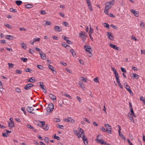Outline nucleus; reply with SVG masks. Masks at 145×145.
<instances>
[{
    "label": "nucleus",
    "instance_id": "obj_7",
    "mask_svg": "<svg viewBox=\"0 0 145 145\" xmlns=\"http://www.w3.org/2000/svg\"><path fill=\"white\" fill-rule=\"evenodd\" d=\"M86 34V33L84 31H81L79 33V35L81 38L83 39L84 37H87Z\"/></svg>",
    "mask_w": 145,
    "mask_h": 145
},
{
    "label": "nucleus",
    "instance_id": "obj_49",
    "mask_svg": "<svg viewBox=\"0 0 145 145\" xmlns=\"http://www.w3.org/2000/svg\"><path fill=\"white\" fill-rule=\"evenodd\" d=\"M21 110L24 112V113L26 115V112L25 111V108L24 107L22 108H21Z\"/></svg>",
    "mask_w": 145,
    "mask_h": 145
},
{
    "label": "nucleus",
    "instance_id": "obj_39",
    "mask_svg": "<svg viewBox=\"0 0 145 145\" xmlns=\"http://www.w3.org/2000/svg\"><path fill=\"white\" fill-rule=\"evenodd\" d=\"M76 98L77 100H78L79 101L80 103H81L82 102V99L80 98L78 96H76Z\"/></svg>",
    "mask_w": 145,
    "mask_h": 145
},
{
    "label": "nucleus",
    "instance_id": "obj_57",
    "mask_svg": "<svg viewBox=\"0 0 145 145\" xmlns=\"http://www.w3.org/2000/svg\"><path fill=\"white\" fill-rule=\"evenodd\" d=\"M16 72L18 74H21L22 73V71L21 70H16Z\"/></svg>",
    "mask_w": 145,
    "mask_h": 145
},
{
    "label": "nucleus",
    "instance_id": "obj_31",
    "mask_svg": "<svg viewBox=\"0 0 145 145\" xmlns=\"http://www.w3.org/2000/svg\"><path fill=\"white\" fill-rule=\"evenodd\" d=\"M129 117L130 120L133 123H135V121L133 118V116H131L130 115H129Z\"/></svg>",
    "mask_w": 145,
    "mask_h": 145
},
{
    "label": "nucleus",
    "instance_id": "obj_60",
    "mask_svg": "<svg viewBox=\"0 0 145 145\" xmlns=\"http://www.w3.org/2000/svg\"><path fill=\"white\" fill-rule=\"evenodd\" d=\"M79 61L81 64H84V62L81 59H79Z\"/></svg>",
    "mask_w": 145,
    "mask_h": 145
},
{
    "label": "nucleus",
    "instance_id": "obj_54",
    "mask_svg": "<svg viewBox=\"0 0 145 145\" xmlns=\"http://www.w3.org/2000/svg\"><path fill=\"white\" fill-rule=\"evenodd\" d=\"M54 139H57L58 140L60 139V137L59 136H56V135L54 136Z\"/></svg>",
    "mask_w": 145,
    "mask_h": 145
},
{
    "label": "nucleus",
    "instance_id": "obj_51",
    "mask_svg": "<svg viewBox=\"0 0 145 145\" xmlns=\"http://www.w3.org/2000/svg\"><path fill=\"white\" fill-rule=\"evenodd\" d=\"M0 42L3 44H5L6 42V40H0Z\"/></svg>",
    "mask_w": 145,
    "mask_h": 145
},
{
    "label": "nucleus",
    "instance_id": "obj_37",
    "mask_svg": "<svg viewBox=\"0 0 145 145\" xmlns=\"http://www.w3.org/2000/svg\"><path fill=\"white\" fill-rule=\"evenodd\" d=\"M140 101H142L144 104L145 103V98L143 97H140Z\"/></svg>",
    "mask_w": 145,
    "mask_h": 145
},
{
    "label": "nucleus",
    "instance_id": "obj_10",
    "mask_svg": "<svg viewBox=\"0 0 145 145\" xmlns=\"http://www.w3.org/2000/svg\"><path fill=\"white\" fill-rule=\"evenodd\" d=\"M39 54L42 59L43 60L46 59V55L44 53L42 52H40Z\"/></svg>",
    "mask_w": 145,
    "mask_h": 145
},
{
    "label": "nucleus",
    "instance_id": "obj_59",
    "mask_svg": "<svg viewBox=\"0 0 145 145\" xmlns=\"http://www.w3.org/2000/svg\"><path fill=\"white\" fill-rule=\"evenodd\" d=\"M33 7V5L32 4H28V8H31Z\"/></svg>",
    "mask_w": 145,
    "mask_h": 145
},
{
    "label": "nucleus",
    "instance_id": "obj_61",
    "mask_svg": "<svg viewBox=\"0 0 145 145\" xmlns=\"http://www.w3.org/2000/svg\"><path fill=\"white\" fill-rule=\"evenodd\" d=\"M59 14L62 17H65V15L62 12H59Z\"/></svg>",
    "mask_w": 145,
    "mask_h": 145
},
{
    "label": "nucleus",
    "instance_id": "obj_23",
    "mask_svg": "<svg viewBox=\"0 0 145 145\" xmlns=\"http://www.w3.org/2000/svg\"><path fill=\"white\" fill-rule=\"evenodd\" d=\"M130 112L131 113H129V115H130L131 116H135V115L134 114V111L133 108L130 109Z\"/></svg>",
    "mask_w": 145,
    "mask_h": 145
},
{
    "label": "nucleus",
    "instance_id": "obj_47",
    "mask_svg": "<svg viewBox=\"0 0 145 145\" xmlns=\"http://www.w3.org/2000/svg\"><path fill=\"white\" fill-rule=\"evenodd\" d=\"M99 78L98 77L95 78L94 79V81L96 82H99V81L98 80Z\"/></svg>",
    "mask_w": 145,
    "mask_h": 145
},
{
    "label": "nucleus",
    "instance_id": "obj_19",
    "mask_svg": "<svg viewBox=\"0 0 145 145\" xmlns=\"http://www.w3.org/2000/svg\"><path fill=\"white\" fill-rule=\"evenodd\" d=\"M54 29L55 31L57 32H60L61 31V29L58 26H56L54 27Z\"/></svg>",
    "mask_w": 145,
    "mask_h": 145
},
{
    "label": "nucleus",
    "instance_id": "obj_2",
    "mask_svg": "<svg viewBox=\"0 0 145 145\" xmlns=\"http://www.w3.org/2000/svg\"><path fill=\"white\" fill-rule=\"evenodd\" d=\"M84 48L85 50L86 51L88 52L89 54H88V56L91 57L92 56V54L91 53V51L92 50H91V47L89 45L87 46L86 45H84Z\"/></svg>",
    "mask_w": 145,
    "mask_h": 145
},
{
    "label": "nucleus",
    "instance_id": "obj_11",
    "mask_svg": "<svg viewBox=\"0 0 145 145\" xmlns=\"http://www.w3.org/2000/svg\"><path fill=\"white\" fill-rule=\"evenodd\" d=\"M107 37L108 38L111 40H113L114 39V37L112 33L108 32H107Z\"/></svg>",
    "mask_w": 145,
    "mask_h": 145
},
{
    "label": "nucleus",
    "instance_id": "obj_48",
    "mask_svg": "<svg viewBox=\"0 0 145 145\" xmlns=\"http://www.w3.org/2000/svg\"><path fill=\"white\" fill-rule=\"evenodd\" d=\"M21 60L24 62H26L27 60V58H22Z\"/></svg>",
    "mask_w": 145,
    "mask_h": 145
},
{
    "label": "nucleus",
    "instance_id": "obj_56",
    "mask_svg": "<svg viewBox=\"0 0 145 145\" xmlns=\"http://www.w3.org/2000/svg\"><path fill=\"white\" fill-rule=\"evenodd\" d=\"M34 51L32 49H30L29 50V52L31 54H33L34 53Z\"/></svg>",
    "mask_w": 145,
    "mask_h": 145
},
{
    "label": "nucleus",
    "instance_id": "obj_24",
    "mask_svg": "<svg viewBox=\"0 0 145 145\" xmlns=\"http://www.w3.org/2000/svg\"><path fill=\"white\" fill-rule=\"evenodd\" d=\"M133 76L134 78H135L136 79H138L139 78V76L135 73L133 74Z\"/></svg>",
    "mask_w": 145,
    "mask_h": 145
},
{
    "label": "nucleus",
    "instance_id": "obj_8",
    "mask_svg": "<svg viewBox=\"0 0 145 145\" xmlns=\"http://www.w3.org/2000/svg\"><path fill=\"white\" fill-rule=\"evenodd\" d=\"M64 121H65L69 122L71 123H74L75 121L71 117H68L67 119H65Z\"/></svg>",
    "mask_w": 145,
    "mask_h": 145
},
{
    "label": "nucleus",
    "instance_id": "obj_30",
    "mask_svg": "<svg viewBox=\"0 0 145 145\" xmlns=\"http://www.w3.org/2000/svg\"><path fill=\"white\" fill-rule=\"evenodd\" d=\"M49 126L48 124L46 125L43 127V129L46 131H48L49 129Z\"/></svg>",
    "mask_w": 145,
    "mask_h": 145
},
{
    "label": "nucleus",
    "instance_id": "obj_14",
    "mask_svg": "<svg viewBox=\"0 0 145 145\" xmlns=\"http://www.w3.org/2000/svg\"><path fill=\"white\" fill-rule=\"evenodd\" d=\"M48 67L51 70L53 71V73L54 74H56V71H55V68L53 66L50 65H48Z\"/></svg>",
    "mask_w": 145,
    "mask_h": 145
},
{
    "label": "nucleus",
    "instance_id": "obj_38",
    "mask_svg": "<svg viewBox=\"0 0 145 145\" xmlns=\"http://www.w3.org/2000/svg\"><path fill=\"white\" fill-rule=\"evenodd\" d=\"M34 85L32 84H28V89H30L31 87H33Z\"/></svg>",
    "mask_w": 145,
    "mask_h": 145
},
{
    "label": "nucleus",
    "instance_id": "obj_6",
    "mask_svg": "<svg viewBox=\"0 0 145 145\" xmlns=\"http://www.w3.org/2000/svg\"><path fill=\"white\" fill-rule=\"evenodd\" d=\"M101 136V135H99L97 136L95 140H96L97 142L99 144H103L104 143V141L102 139H99V137Z\"/></svg>",
    "mask_w": 145,
    "mask_h": 145
},
{
    "label": "nucleus",
    "instance_id": "obj_53",
    "mask_svg": "<svg viewBox=\"0 0 145 145\" xmlns=\"http://www.w3.org/2000/svg\"><path fill=\"white\" fill-rule=\"evenodd\" d=\"M101 129L104 132H106V129L103 127L101 126Z\"/></svg>",
    "mask_w": 145,
    "mask_h": 145
},
{
    "label": "nucleus",
    "instance_id": "obj_5",
    "mask_svg": "<svg viewBox=\"0 0 145 145\" xmlns=\"http://www.w3.org/2000/svg\"><path fill=\"white\" fill-rule=\"evenodd\" d=\"M54 105L52 103L50 104L47 108V112L50 113L52 111L54 108Z\"/></svg>",
    "mask_w": 145,
    "mask_h": 145
},
{
    "label": "nucleus",
    "instance_id": "obj_29",
    "mask_svg": "<svg viewBox=\"0 0 145 145\" xmlns=\"http://www.w3.org/2000/svg\"><path fill=\"white\" fill-rule=\"evenodd\" d=\"M79 85L80 87L82 88H84L85 87L84 84L82 82H80L79 83Z\"/></svg>",
    "mask_w": 145,
    "mask_h": 145
},
{
    "label": "nucleus",
    "instance_id": "obj_21",
    "mask_svg": "<svg viewBox=\"0 0 145 145\" xmlns=\"http://www.w3.org/2000/svg\"><path fill=\"white\" fill-rule=\"evenodd\" d=\"M39 83L40 84V87L41 88H42V89H44L45 91V92H46V89L44 88V83L43 82H39Z\"/></svg>",
    "mask_w": 145,
    "mask_h": 145
},
{
    "label": "nucleus",
    "instance_id": "obj_55",
    "mask_svg": "<svg viewBox=\"0 0 145 145\" xmlns=\"http://www.w3.org/2000/svg\"><path fill=\"white\" fill-rule=\"evenodd\" d=\"M104 26L105 27L108 28H109V25L107 24V23H104Z\"/></svg>",
    "mask_w": 145,
    "mask_h": 145
},
{
    "label": "nucleus",
    "instance_id": "obj_27",
    "mask_svg": "<svg viewBox=\"0 0 145 145\" xmlns=\"http://www.w3.org/2000/svg\"><path fill=\"white\" fill-rule=\"evenodd\" d=\"M109 45L110 47L112 48L114 50H116V48L117 47V46H116L115 45L112 44H109Z\"/></svg>",
    "mask_w": 145,
    "mask_h": 145
},
{
    "label": "nucleus",
    "instance_id": "obj_52",
    "mask_svg": "<svg viewBox=\"0 0 145 145\" xmlns=\"http://www.w3.org/2000/svg\"><path fill=\"white\" fill-rule=\"evenodd\" d=\"M83 120L84 121L87 122L88 123H90V121L86 118H83Z\"/></svg>",
    "mask_w": 145,
    "mask_h": 145
},
{
    "label": "nucleus",
    "instance_id": "obj_9",
    "mask_svg": "<svg viewBox=\"0 0 145 145\" xmlns=\"http://www.w3.org/2000/svg\"><path fill=\"white\" fill-rule=\"evenodd\" d=\"M28 112L32 114H34L35 113L34 108L33 107L28 106Z\"/></svg>",
    "mask_w": 145,
    "mask_h": 145
},
{
    "label": "nucleus",
    "instance_id": "obj_33",
    "mask_svg": "<svg viewBox=\"0 0 145 145\" xmlns=\"http://www.w3.org/2000/svg\"><path fill=\"white\" fill-rule=\"evenodd\" d=\"M124 86L126 89L128 91H130L131 89L130 87L128 85L126 84L125 85H124Z\"/></svg>",
    "mask_w": 145,
    "mask_h": 145
},
{
    "label": "nucleus",
    "instance_id": "obj_1",
    "mask_svg": "<svg viewBox=\"0 0 145 145\" xmlns=\"http://www.w3.org/2000/svg\"><path fill=\"white\" fill-rule=\"evenodd\" d=\"M114 0H112L106 2L105 3V7L104 10V12L106 15H108V10L114 5Z\"/></svg>",
    "mask_w": 145,
    "mask_h": 145
},
{
    "label": "nucleus",
    "instance_id": "obj_46",
    "mask_svg": "<svg viewBox=\"0 0 145 145\" xmlns=\"http://www.w3.org/2000/svg\"><path fill=\"white\" fill-rule=\"evenodd\" d=\"M66 71H67L68 72L70 73V74H72V71H71V70H70V69H66Z\"/></svg>",
    "mask_w": 145,
    "mask_h": 145
},
{
    "label": "nucleus",
    "instance_id": "obj_44",
    "mask_svg": "<svg viewBox=\"0 0 145 145\" xmlns=\"http://www.w3.org/2000/svg\"><path fill=\"white\" fill-rule=\"evenodd\" d=\"M89 9H90L91 11L92 12L93 11V8L92 7L91 4L88 5Z\"/></svg>",
    "mask_w": 145,
    "mask_h": 145
},
{
    "label": "nucleus",
    "instance_id": "obj_41",
    "mask_svg": "<svg viewBox=\"0 0 145 145\" xmlns=\"http://www.w3.org/2000/svg\"><path fill=\"white\" fill-rule=\"evenodd\" d=\"M33 40L35 42L37 41H39L40 40V38H35L33 39Z\"/></svg>",
    "mask_w": 145,
    "mask_h": 145
},
{
    "label": "nucleus",
    "instance_id": "obj_34",
    "mask_svg": "<svg viewBox=\"0 0 145 145\" xmlns=\"http://www.w3.org/2000/svg\"><path fill=\"white\" fill-rule=\"evenodd\" d=\"M4 25L6 27H7L8 28H9V29H12V27L11 25L9 24H4Z\"/></svg>",
    "mask_w": 145,
    "mask_h": 145
},
{
    "label": "nucleus",
    "instance_id": "obj_26",
    "mask_svg": "<svg viewBox=\"0 0 145 145\" xmlns=\"http://www.w3.org/2000/svg\"><path fill=\"white\" fill-rule=\"evenodd\" d=\"M6 39H8L12 40L13 39V37L12 36L10 35H6Z\"/></svg>",
    "mask_w": 145,
    "mask_h": 145
},
{
    "label": "nucleus",
    "instance_id": "obj_36",
    "mask_svg": "<svg viewBox=\"0 0 145 145\" xmlns=\"http://www.w3.org/2000/svg\"><path fill=\"white\" fill-rule=\"evenodd\" d=\"M21 45L22 47L25 49H26V46L25 45V43L24 42H22L21 44Z\"/></svg>",
    "mask_w": 145,
    "mask_h": 145
},
{
    "label": "nucleus",
    "instance_id": "obj_32",
    "mask_svg": "<svg viewBox=\"0 0 145 145\" xmlns=\"http://www.w3.org/2000/svg\"><path fill=\"white\" fill-rule=\"evenodd\" d=\"M15 3L18 6H19L22 4V2L21 1H16Z\"/></svg>",
    "mask_w": 145,
    "mask_h": 145
},
{
    "label": "nucleus",
    "instance_id": "obj_4",
    "mask_svg": "<svg viewBox=\"0 0 145 145\" xmlns=\"http://www.w3.org/2000/svg\"><path fill=\"white\" fill-rule=\"evenodd\" d=\"M78 130L79 131L78 132L76 136L79 138H80V137H82L83 135H85L84 133V131L83 130L80 128H79Z\"/></svg>",
    "mask_w": 145,
    "mask_h": 145
},
{
    "label": "nucleus",
    "instance_id": "obj_28",
    "mask_svg": "<svg viewBox=\"0 0 145 145\" xmlns=\"http://www.w3.org/2000/svg\"><path fill=\"white\" fill-rule=\"evenodd\" d=\"M89 35H92L93 32V29L90 26L89 27Z\"/></svg>",
    "mask_w": 145,
    "mask_h": 145
},
{
    "label": "nucleus",
    "instance_id": "obj_16",
    "mask_svg": "<svg viewBox=\"0 0 145 145\" xmlns=\"http://www.w3.org/2000/svg\"><path fill=\"white\" fill-rule=\"evenodd\" d=\"M82 138L83 139V140L84 144L85 145H87L88 143V141H87V138L86 137H85V135H83L82 136Z\"/></svg>",
    "mask_w": 145,
    "mask_h": 145
},
{
    "label": "nucleus",
    "instance_id": "obj_35",
    "mask_svg": "<svg viewBox=\"0 0 145 145\" xmlns=\"http://www.w3.org/2000/svg\"><path fill=\"white\" fill-rule=\"evenodd\" d=\"M44 22H45V24L44 25H50L51 24V22H49L46 20L44 21Z\"/></svg>",
    "mask_w": 145,
    "mask_h": 145
},
{
    "label": "nucleus",
    "instance_id": "obj_18",
    "mask_svg": "<svg viewBox=\"0 0 145 145\" xmlns=\"http://www.w3.org/2000/svg\"><path fill=\"white\" fill-rule=\"evenodd\" d=\"M36 81L34 77H31L29 80H28V82H30L31 83H34Z\"/></svg>",
    "mask_w": 145,
    "mask_h": 145
},
{
    "label": "nucleus",
    "instance_id": "obj_63",
    "mask_svg": "<svg viewBox=\"0 0 145 145\" xmlns=\"http://www.w3.org/2000/svg\"><path fill=\"white\" fill-rule=\"evenodd\" d=\"M16 91L20 93L21 91V89L19 88H17L15 90Z\"/></svg>",
    "mask_w": 145,
    "mask_h": 145
},
{
    "label": "nucleus",
    "instance_id": "obj_12",
    "mask_svg": "<svg viewBox=\"0 0 145 145\" xmlns=\"http://www.w3.org/2000/svg\"><path fill=\"white\" fill-rule=\"evenodd\" d=\"M130 11L134 14L135 16L137 17L138 16L139 13L138 11L132 9L130 10Z\"/></svg>",
    "mask_w": 145,
    "mask_h": 145
},
{
    "label": "nucleus",
    "instance_id": "obj_45",
    "mask_svg": "<svg viewBox=\"0 0 145 145\" xmlns=\"http://www.w3.org/2000/svg\"><path fill=\"white\" fill-rule=\"evenodd\" d=\"M81 78H82V79L81 80L83 81H84V82H87V78H84V77H81Z\"/></svg>",
    "mask_w": 145,
    "mask_h": 145
},
{
    "label": "nucleus",
    "instance_id": "obj_22",
    "mask_svg": "<svg viewBox=\"0 0 145 145\" xmlns=\"http://www.w3.org/2000/svg\"><path fill=\"white\" fill-rule=\"evenodd\" d=\"M116 80H117V82L118 83L119 86H120V87L122 89L123 88V86L120 83V81L119 80V78H117V79H116Z\"/></svg>",
    "mask_w": 145,
    "mask_h": 145
},
{
    "label": "nucleus",
    "instance_id": "obj_13",
    "mask_svg": "<svg viewBox=\"0 0 145 145\" xmlns=\"http://www.w3.org/2000/svg\"><path fill=\"white\" fill-rule=\"evenodd\" d=\"M8 125L10 129L15 127V125L14 121L10 122L8 123Z\"/></svg>",
    "mask_w": 145,
    "mask_h": 145
},
{
    "label": "nucleus",
    "instance_id": "obj_15",
    "mask_svg": "<svg viewBox=\"0 0 145 145\" xmlns=\"http://www.w3.org/2000/svg\"><path fill=\"white\" fill-rule=\"evenodd\" d=\"M38 122V125L40 127H42L44 125L45 122L44 121H39Z\"/></svg>",
    "mask_w": 145,
    "mask_h": 145
},
{
    "label": "nucleus",
    "instance_id": "obj_62",
    "mask_svg": "<svg viewBox=\"0 0 145 145\" xmlns=\"http://www.w3.org/2000/svg\"><path fill=\"white\" fill-rule=\"evenodd\" d=\"M62 45L63 46H64L65 47H66L67 46H69L65 42L62 43Z\"/></svg>",
    "mask_w": 145,
    "mask_h": 145
},
{
    "label": "nucleus",
    "instance_id": "obj_50",
    "mask_svg": "<svg viewBox=\"0 0 145 145\" xmlns=\"http://www.w3.org/2000/svg\"><path fill=\"white\" fill-rule=\"evenodd\" d=\"M40 13L41 14H46V12L45 10H42Z\"/></svg>",
    "mask_w": 145,
    "mask_h": 145
},
{
    "label": "nucleus",
    "instance_id": "obj_58",
    "mask_svg": "<svg viewBox=\"0 0 145 145\" xmlns=\"http://www.w3.org/2000/svg\"><path fill=\"white\" fill-rule=\"evenodd\" d=\"M111 26L114 29H117L118 28L117 27H116V26L114 25H111Z\"/></svg>",
    "mask_w": 145,
    "mask_h": 145
},
{
    "label": "nucleus",
    "instance_id": "obj_3",
    "mask_svg": "<svg viewBox=\"0 0 145 145\" xmlns=\"http://www.w3.org/2000/svg\"><path fill=\"white\" fill-rule=\"evenodd\" d=\"M105 125L106 128V132L108 133H112V129L111 126L108 124H105Z\"/></svg>",
    "mask_w": 145,
    "mask_h": 145
},
{
    "label": "nucleus",
    "instance_id": "obj_43",
    "mask_svg": "<svg viewBox=\"0 0 145 145\" xmlns=\"http://www.w3.org/2000/svg\"><path fill=\"white\" fill-rule=\"evenodd\" d=\"M8 65L9 66V67L10 68H12L14 67V64H12L10 63H8Z\"/></svg>",
    "mask_w": 145,
    "mask_h": 145
},
{
    "label": "nucleus",
    "instance_id": "obj_40",
    "mask_svg": "<svg viewBox=\"0 0 145 145\" xmlns=\"http://www.w3.org/2000/svg\"><path fill=\"white\" fill-rule=\"evenodd\" d=\"M115 74V75L116 77V79H117V78H119V75L118 74V73L117 72H116L114 73Z\"/></svg>",
    "mask_w": 145,
    "mask_h": 145
},
{
    "label": "nucleus",
    "instance_id": "obj_42",
    "mask_svg": "<svg viewBox=\"0 0 145 145\" xmlns=\"http://www.w3.org/2000/svg\"><path fill=\"white\" fill-rule=\"evenodd\" d=\"M54 121L55 122H59L60 121V120L59 118H54Z\"/></svg>",
    "mask_w": 145,
    "mask_h": 145
},
{
    "label": "nucleus",
    "instance_id": "obj_25",
    "mask_svg": "<svg viewBox=\"0 0 145 145\" xmlns=\"http://www.w3.org/2000/svg\"><path fill=\"white\" fill-rule=\"evenodd\" d=\"M70 52L72 53L73 56H76V53L74 51L73 49H71L70 50Z\"/></svg>",
    "mask_w": 145,
    "mask_h": 145
},
{
    "label": "nucleus",
    "instance_id": "obj_20",
    "mask_svg": "<svg viewBox=\"0 0 145 145\" xmlns=\"http://www.w3.org/2000/svg\"><path fill=\"white\" fill-rule=\"evenodd\" d=\"M49 97L53 101L56 100V97L55 96L51 94H49Z\"/></svg>",
    "mask_w": 145,
    "mask_h": 145
},
{
    "label": "nucleus",
    "instance_id": "obj_64",
    "mask_svg": "<svg viewBox=\"0 0 145 145\" xmlns=\"http://www.w3.org/2000/svg\"><path fill=\"white\" fill-rule=\"evenodd\" d=\"M132 69L134 71H137L138 70V69L137 67H132Z\"/></svg>",
    "mask_w": 145,
    "mask_h": 145
},
{
    "label": "nucleus",
    "instance_id": "obj_17",
    "mask_svg": "<svg viewBox=\"0 0 145 145\" xmlns=\"http://www.w3.org/2000/svg\"><path fill=\"white\" fill-rule=\"evenodd\" d=\"M118 127L119 129L118 130V132H119V135L121 137V138H122L124 136L122 134L121 132V128L120 125H118Z\"/></svg>",
    "mask_w": 145,
    "mask_h": 145
}]
</instances>
